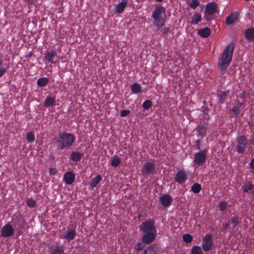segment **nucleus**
<instances>
[{
	"label": "nucleus",
	"instance_id": "29",
	"mask_svg": "<svg viewBox=\"0 0 254 254\" xmlns=\"http://www.w3.org/2000/svg\"><path fill=\"white\" fill-rule=\"evenodd\" d=\"M111 164L114 168L117 167L121 162L120 158L117 156L114 155L111 158Z\"/></svg>",
	"mask_w": 254,
	"mask_h": 254
},
{
	"label": "nucleus",
	"instance_id": "28",
	"mask_svg": "<svg viewBox=\"0 0 254 254\" xmlns=\"http://www.w3.org/2000/svg\"><path fill=\"white\" fill-rule=\"evenodd\" d=\"M202 20L201 15L199 13H195L191 17V21L190 22L191 25H196Z\"/></svg>",
	"mask_w": 254,
	"mask_h": 254
},
{
	"label": "nucleus",
	"instance_id": "32",
	"mask_svg": "<svg viewBox=\"0 0 254 254\" xmlns=\"http://www.w3.org/2000/svg\"><path fill=\"white\" fill-rule=\"evenodd\" d=\"M102 177L100 175H97L94 179H93L91 183H90V187L93 189L95 188L97 185L99 184V183L101 181Z\"/></svg>",
	"mask_w": 254,
	"mask_h": 254
},
{
	"label": "nucleus",
	"instance_id": "43",
	"mask_svg": "<svg viewBox=\"0 0 254 254\" xmlns=\"http://www.w3.org/2000/svg\"><path fill=\"white\" fill-rule=\"evenodd\" d=\"M227 208V202L225 201H221L219 204V210L223 211Z\"/></svg>",
	"mask_w": 254,
	"mask_h": 254
},
{
	"label": "nucleus",
	"instance_id": "21",
	"mask_svg": "<svg viewBox=\"0 0 254 254\" xmlns=\"http://www.w3.org/2000/svg\"><path fill=\"white\" fill-rule=\"evenodd\" d=\"M230 95V91L229 90L226 91H221L218 93L217 95V98H218L219 103L220 104H223L225 102L226 98Z\"/></svg>",
	"mask_w": 254,
	"mask_h": 254
},
{
	"label": "nucleus",
	"instance_id": "50",
	"mask_svg": "<svg viewBox=\"0 0 254 254\" xmlns=\"http://www.w3.org/2000/svg\"><path fill=\"white\" fill-rule=\"evenodd\" d=\"M246 91L243 90L242 91V92L240 94V97L241 98H244L246 96Z\"/></svg>",
	"mask_w": 254,
	"mask_h": 254
},
{
	"label": "nucleus",
	"instance_id": "3",
	"mask_svg": "<svg viewBox=\"0 0 254 254\" xmlns=\"http://www.w3.org/2000/svg\"><path fill=\"white\" fill-rule=\"evenodd\" d=\"M75 139V136L71 133L60 132L55 138L57 147L61 150L69 148L72 146Z\"/></svg>",
	"mask_w": 254,
	"mask_h": 254
},
{
	"label": "nucleus",
	"instance_id": "20",
	"mask_svg": "<svg viewBox=\"0 0 254 254\" xmlns=\"http://www.w3.org/2000/svg\"><path fill=\"white\" fill-rule=\"evenodd\" d=\"M245 38L248 41H254V28L251 27L248 28L245 31Z\"/></svg>",
	"mask_w": 254,
	"mask_h": 254
},
{
	"label": "nucleus",
	"instance_id": "38",
	"mask_svg": "<svg viewBox=\"0 0 254 254\" xmlns=\"http://www.w3.org/2000/svg\"><path fill=\"white\" fill-rule=\"evenodd\" d=\"M231 222L234 228L237 226L240 222L239 217L235 216L231 217Z\"/></svg>",
	"mask_w": 254,
	"mask_h": 254
},
{
	"label": "nucleus",
	"instance_id": "2",
	"mask_svg": "<svg viewBox=\"0 0 254 254\" xmlns=\"http://www.w3.org/2000/svg\"><path fill=\"white\" fill-rule=\"evenodd\" d=\"M235 45L230 43L221 54L218 61V67L220 71H225L229 66L233 58Z\"/></svg>",
	"mask_w": 254,
	"mask_h": 254
},
{
	"label": "nucleus",
	"instance_id": "55",
	"mask_svg": "<svg viewBox=\"0 0 254 254\" xmlns=\"http://www.w3.org/2000/svg\"><path fill=\"white\" fill-rule=\"evenodd\" d=\"M157 2H161L163 0H155Z\"/></svg>",
	"mask_w": 254,
	"mask_h": 254
},
{
	"label": "nucleus",
	"instance_id": "44",
	"mask_svg": "<svg viewBox=\"0 0 254 254\" xmlns=\"http://www.w3.org/2000/svg\"><path fill=\"white\" fill-rule=\"evenodd\" d=\"M157 30L160 31V32L161 33V35H167L168 34L170 31V28L169 27H164V26L160 28L159 29Z\"/></svg>",
	"mask_w": 254,
	"mask_h": 254
},
{
	"label": "nucleus",
	"instance_id": "36",
	"mask_svg": "<svg viewBox=\"0 0 254 254\" xmlns=\"http://www.w3.org/2000/svg\"><path fill=\"white\" fill-rule=\"evenodd\" d=\"M191 254H203L200 247L195 246L191 249Z\"/></svg>",
	"mask_w": 254,
	"mask_h": 254
},
{
	"label": "nucleus",
	"instance_id": "13",
	"mask_svg": "<svg viewBox=\"0 0 254 254\" xmlns=\"http://www.w3.org/2000/svg\"><path fill=\"white\" fill-rule=\"evenodd\" d=\"M14 232V230L13 226L7 223L1 229L0 235L3 237H10L13 235Z\"/></svg>",
	"mask_w": 254,
	"mask_h": 254
},
{
	"label": "nucleus",
	"instance_id": "8",
	"mask_svg": "<svg viewBox=\"0 0 254 254\" xmlns=\"http://www.w3.org/2000/svg\"><path fill=\"white\" fill-rule=\"evenodd\" d=\"M59 59L57 52L55 50L48 51L44 55V60L51 64H56L58 62Z\"/></svg>",
	"mask_w": 254,
	"mask_h": 254
},
{
	"label": "nucleus",
	"instance_id": "52",
	"mask_svg": "<svg viewBox=\"0 0 254 254\" xmlns=\"http://www.w3.org/2000/svg\"><path fill=\"white\" fill-rule=\"evenodd\" d=\"M25 2L28 4H32L35 0H25Z\"/></svg>",
	"mask_w": 254,
	"mask_h": 254
},
{
	"label": "nucleus",
	"instance_id": "7",
	"mask_svg": "<svg viewBox=\"0 0 254 254\" xmlns=\"http://www.w3.org/2000/svg\"><path fill=\"white\" fill-rule=\"evenodd\" d=\"M237 152L239 154L244 152L248 144L247 139L244 135L239 136L237 138Z\"/></svg>",
	"mask_w": 254,
	"mask_h": 254
},
{
	"label": "nucleus",
	"instance_id": "53",
	"mask_svg": "<svg viewBox=\"0 0 254 254\" xmlns=\"http://www.w3.org/2000/svg\"><path fill=\"white\" fill-rule=\"evenodd\" d=\"M250 143L251 144H254V138H252L251 139H250Z\"/></svg>",
	"mask_w": 254,
	"mask_h": 254
},
{
	"label": "nucleus",
	"instance_id": "33",
	"mask_svg": "<svg viewBox=\"0 0 254 254\" xmlns=\"http://www.w3.org/2000/svg\"><path fill=\"white\" fill-rule=\"evenodd\" d=\"M156 252L155 247L151 245L144 250V254H156Z\"/></svg>",
	"mask_w": 254,
	"mask_h": 254
},
{
	"label": "nucleus",
	"instance_id": "54",
	"mask_svg": "<svg viewBox=\"0 0 254 254\" xmlns=\"http://www.w3.org/2000/svg\"><path fill=\"white\" fill-rule=\"evenodd\" d=\"M3 64V60H0V67H2L1 66H2Z\"/></svg>",
	"mask_w": 254,
	"mask_h": 254
},
{
	"label": "nucleus",
	"instance_id": "48",
	"mask_svg": "<svg viewBox=\"0 0 254 254\" xmlns=\"http://www.w3.org/2000/svg\"><path fill=\"white\" fill-rule=\"evenodd\" d=\"M195 143V146L196 147L197 149L200 150V140L198 139L197 140H195L194 141Z\"/></svg>",
	"mask_w": 254,
	"mask_h": 254
},
{
	"label": "nucleus",
	"instance_id": "35",
	"mask_svg": "<svg viewBox=\"0 0 254 254\" xmlns=\"http://www.w3.org/2000/svg\"><path fill=\"white\" fill-rule=\"evenodd\" d=\"M201 189V185L198 183H194L191 188V190L194 193H199Z\"/></svg>",
	"mask_w": 254,
	"mask_h": 254
},
{
	"label": "nucleus",
	"instance_id": "49",
	"mask_svg": "<svg viewBox=\"0 0 254 254\" xmlns=\"http://www.w3.org/2000/svg\"><path fill=\"white\" fill-rule=\"evenodd\" d=\"M222 226L223 227V228L224 229V230L225 231H227V229H228L229 228V224L226 222H224L222 223Z\"/></svg>",
	"mask_w": 254,
	"mask_h": 254
},
{
	"label": "nucleus",
	"instance_id": "15",
	"mask_svg": "<svg viewBox=\"0 0 254 254\" xmlns=\"http://www.w3.org/2000/svg\"><path fill=\"white\" fill-rule=\"evenodd\" d=\"M241 190L243 193H247L250 195L254 196V184L251 182H246L242 185Z\"/></svg>",
	"mask_w": 254,
	"mask_h": 254
},
{
	"label": "nucleus",
	"instance_id": "11",
	"mask_svg": "<svg viewBox=\"0 0 254 254\" xmlns=\"http://www.w3.org/2000/svg\"><path fill=\"white\" fill-rule=\"evenodd\" d=\"M212 240V236L211 234H207L203 238L202 247L204 251L208 252L211 249L213 246Z\"/></svg>",
	"mask_w": 254,
	"mask_h": 254
},
{
	"label": "nucleus",
	"instance_id": "39",
	"mask_svg": "<svg viewBox=\"0 0 254 254\" xmlns=\"http://www.w3.org/2000/svg\"><path fill=\"white\" fill-rule=\"evenodd\" d=\"M152 106V102L150 100H145L142 104V108L145 110H148Z\"/></svg>",
	"mask_w": 254,
	"mask_h": 254
},
{
	"label": "nucleus",
	"instance_id": "9",
	"mask_svg": "<svg viewBox=\"0 0 254 254\" xmlns=\"http://www.w3.org/2000/svg\"><path fill=\"white\" fill-rule=\"evenodd\" d=\"M173 179L178 184H184L187 180V173L184 170H180L173 175Z\"/></svg>",
	"mask_w": 254,
	"mask_h": 254
},
{
	"label": "nucleus",
	"instance_id": "25",
	"mask_svg": "<svg viewBox=\"0 0 254 254\" xmlns=\"http://www.w3.org/2000/svg\"><path fill=\"white\" fill-rule=\"evenodd\" d=\"M83 156V153L77 151H73L70 154V159L73 162L80 161Z\"/></svg>",
	"mask_w": 254,
	"mask_h": 254
},
{
	"label": "nucleus",
	"instance_id": "23",
	"mask_svg": "<svg viewBox=\"0 0 254 254\" xmlns=\"http://www.w3.org/2000/svg\"><path fill=\"white\" fill-rule=\"evenodd\" d=\"M243 105H244V103L238 101L236 105L233 107L231 111L232 112L234 116L237 117L238 116L240 112V109Z\"/></svg>",
	"mask_w": 254,
	"mask_h": 254
},
{
	"label": "nucleus",
	"instance_id": "46",
	"mask_svg": "<svg viewBox=\"0 0 254 254\" xmlns=\"http://www.w3.org/2000/svg\"><path fill=\"white\" fill-rule=\"evenodd\" d=\"M57 173V170L56 168H51L49 170V174L50 175H55Z\"/></svg>",
	"mask_w": 254,
	"mask_h": 254
},
{
	"label": "nucleus",
	"instance_id": "47",
	"mask_svg": "<svg viewBox=\"0 0 254 254\" xmlns=\"http://www.w3.org/2000/svg\"><path fill=\"white\" fill-rule=\"evenodd\" d=\"M6 72V69L4 67L0 68V77L3 76Z\"/></svg>",
	"mask_w": 254,
	"mask_h": 254
},
{
	"label": "nucleus",
	"instance_id": "30",
	"mask_svg": "<svg viewBox=\"0 0 254 254\" xmlns=\"http://www.w3.org/2000/svg\"><path fill=\"white\" fill-rule=\"evenodd\" d=\"M49 79L47 77H41L37 81V84L39 87H45L49 83Z\"/></svg>",
	"mask_w": 254,
	"mask_h": 254
},
{
	"label": "nucleus",
	"instance_id": "51",
	"mask_svg": "<svg viewBox=\"0 0 254 254\" xmlns=\"http://www.w3.org/2000/svg\"><path fill=\"white\" fill-rule=\"evenodd\" d=\"M250 167L252 169H254V158L252 159L250 162Z\"/></svg>",
	"mask_w": 254,
	"mask_h": 254
},
{
	"label": "nucleus",
	"instance_id": "6",
	"mask_svg": "<svg viewBox=\"0 0 254 254\" xmlns=\"http://www.w3.org/2000/svg\"><path fill=\"white\" fill-rule=\"evenodd\" d=\"M207 151L206 149L200 150L196 153L194 155L193 160L194 165L198 167L204 164L207 158Z\"/></svg>",
	"mask_w": 254,
	"mask_h": 254
},
{
	"label": "nucleus",
	"instance_id": "42",
	"mask_svg": "<svg viewBox=\"0 0 254 254\" xmlns=\"http://www.w3.org/2000/svg\"><path fill=\"white\" fill-rule=\"evenodd\" d=\"M26 139L29 142H33L35 140V134L33 132H29L26 135Z\"/></svg>",
	"mask_w": 254,
	"mask_h": 254
},
{
	"label": "nucleus",
	"instance_id": "18",
	"mask_svg": "<svg viewBox=\"0 0 254 254\" xmlns=\"http://www.w3.org/2000/svg\"><path fill=\"white\" fill-rule=\"evenodd\" d=\"M63 179L64 183L66 185H69L74 182L75 175L72 172L68 171L64 173Z\"/></svg>",
	"mask_w": 254,
	"mask_h": 254
},
{
	"label": "nucleus",
	"instance_id": "1",
	"mask_svg": "<svg viewBox=\"0 0 254 254\" xmlns=\"http://www.w3.org/2000/svg\"><path fill=\"white\" fill-rule=\"evenodd\" d=\"M155 224V220L150 218L142 223L140 230L144 233L141 237L143 243L149 244L155 240L157 235Z\"/></svg>",
	"mask_w": 254,
	"mask_h": 254
},
{
	"label": "nucleus",
	"instance_id": "4",
	"mask_svg": "<svg viewBox=\"0 0 254 254\" xmlns=\"http://www.w3.org/2000/svg\"><path fill=\"white\" fill-rule=\"evenodd\" d=\"M165 8L159 4H157L153 10L152 17L154 19L153 25L156 29H159L165 26Z\"/></svg>",
	"mask_w": 254,
	"mask_h": 254
},
{
	"label": "nucleus",
	"instance_id": "40",
	"mask_svg": "<svg viewBox=\"0 0 254 254\" xmlns=\"http://www.w3.org/2000/svg\"><path fill=\"white\" fill-rule=\"evenodd\" d=\"M183 239L186 243H190L192 241V237L190 234H185L183 236Z\"/></svg>",
	"mask_w": 254,
	"mask_h": 254
},
{
	"label": "nucleus",
	"instance_id": "24",
	"mask_svg": "<svg viewBox=\"0 0 254 254\" xmlns=\"http://www.w3.org/2000/svg\"><path fill=\"white\" fill-rule=\"evenodd\" d=\"M127 5V0H123L119 3L115 7V11L118 13H121L123 12Z\"/></svg>",
	"mask_w": 254,
	"mask_h": 254
},
{
	"label": "nucleus",
	"instance_id": "22",
	"mask_svg": "<svg viewBox=\"0 0 254 254\" xmlns=\"http://www.w3.org/2000/svg\"><path fill=\"white\" fill-rule=\"evenodd\" d=\"M76 235V231L75 229H68L66 231V234L64 235V238L69 242L73 240Z\"/></svg>",
	"mask_w": 254,
	"mask_h": 254
},
{
	"label": "nucleus",
	"instance_id": "19",
	"mask_svg": "<svg viewBox=\"0 0 254 254\" xmlns=\"http://www.w3.org/2000/svg\"><path fill=\"white\" fill-rule=\"evenodd\" d=\"M173 198L172 196L169 194H164L162 195L160 197V201L165 207H168L170 205Z\"/></svg>",
	"mask_w": 254,
	"mask_h": 254
},
{
	"label": "nucleus",
	"instance_id": "27",
	"mask_svg": "<svg viewBox=\"0 0 254 254\" xmlns=\"http://www.w3.org/2000/svg\"><path fill=\"white\" fill-rule=\"evenodd\" d=\"M56 99L55 97L48 96L46 100H45L44 106L46 108L50 106H53L54 105Z\"/></svg>",
	"mask_w": 254,
	"mask_h": 254
},
{
	"label": "nucleus",
	"instance_id": "12",
	"mask_svg": "<svg viewBox=\"0 0 254 254\" xmlns=\"http://www.w3.org/2000/svg\"><path fill=\"white\" fill-rule=\"evenodd\" d=\"M12 225L15 229L21 231L24 227V220L20 215H14L12 216L11 219Z\"/></svg>",
	"mask_w": 254,
	"mask_h": 254
},
{
	"label": "nucleus",
	"instance_id": "17",
	"mask_svg": "<svg viewBox=\"0 0 254 254\" xmlns=\"http://www.w3.org/2000/svg\"><path fill=\"white\" fill-rule=\"evenodd\" d=\"M50 254H65L63 246H52L49 249Z\"/></svg>",
	"mask_w": 254,
	"mask_h": 254
},
{
	"label": "nucleus",
	"instance_id": "37",
	"mask_svg": "<svg viewBox=\"0 0 254 254\" xmlns=\"http://www.w3.org/2000/svg\"><path fill=\"white\" fill-rule=\"evenodd\" d=\"M27 206L31 208H34L36 206L37 202L32 197L28 198L26 200Z\"/></svg>",
	"mask_w": 254,
	"mask_h": 254
},
{
	"label": "nucleus",
	"instance_id": "5",
	"mask_svg": "<svg viewBox=\"0 0 254 254\" xmlns=\"http://www.w3.org/2000/svg\"><path fill=\"white\" fill-rule=\"evenodd\" d=\"M217 5L214 2H211L206 5L204 10V18L207 21L214 19V14L216 12Z\"/></svg>",
	"mask_w": 254,
	"mask_h": 254
},
{
	"label": "nucleus",
	"instance_id": "31",
	"mask_svg": "<svg viewBox=\"0 0 254 254\" xmlns=\"http://www.w3.org/2000/svg\"><path fill=\"white\" fill-rule=\"evenodd\" d=\"M131 89L132 93L138 94L141 91V86L139 83H134L131 85Z\"/></svg>",
	"mask_w": 254,
	"mask_h": 254
},
{
	"label": "nucleus",
	"instance_id": "14",
	"mask_svg": "<svg viewBox=\"0 0 254 254\" xmlns=\"http://www.w3.org/2000/svg\"><path fill=\"white\" fill-rule=\"evenodd\" d=\"M207 129V124L204 122H200V123L196 126L195 129L197 132L196 134L197 136L200 138H203L206 133Z\"/></svg>",
	"mask_w": 254,
	"mask_h": 254
},
{
	"label": "nucleus",
	"instance_id": "34",
	"mask_svg": "<svg viewBox=\"0 0 254 254\" xmlns=\"http://www.w3.org/2000/svg\"><path fill=\"white\" fill-rule=\"evenodd\" d=\"M189 7L194 9L200 4V2L198 0H190L188 3Z\"/></svg>",
	"mask_w": 254,
	"mask_h": 254
},
{
	"label": "nucleus",
	"instance_id": "45",
	"mask_svg": "<svg viewBox=\"0 0 254 254\" xmlns=\"http://www.w3.org/2000/svg\"><path fill=\"white\" fill-rule=\"evenodd\" d=\"M130 113V112L128 110H124L120 112V116L122 117H127Z\"/></svg>",
	"mask_w": 254,
	"mask_h": 254
},
{
	"label": "nucleus",
	"instance_id": "26",
	"mask_svg": "<svg viewBox=\"0 0 254 254\" xmlns=\"http://www.w3.org/2000/svg\"><path fill=\"white\" fill-rule=\"evenodd\" d=\"M197 34L203 38H207L209 37L211 34V30L208 27H205L200 29L197 31Z\"/></svg>",
	"mask_w": 254,
	"mask_h": 254
},
{
	"label": "nucleus",
	"instance_id": "16",
	"mask_svg": "<svg viewBox=\"0 0 254 254\" xmlns=\"http://www.w3.org/2000/svg\"><path fill=\"white\" fill-rule=\"evenodd\" d=\"M239 14L237 11L231 13L228 16L225 20L226 25H230L235 23L239 18Z\"/></svg>",
	"mask_w": 254,
	"mask_h": 254
},
{
	"label": "nucleus",
	"instance_id": "10",
	"mask_svg": "<svg viewBox=\"0 0 254 254\" xmlns=\"http://www.w3.org/2000/svg\"><path fill=\"white\" fill-rule=\"evenodd\" d=\"M155 172V164L149 161L146 162L141 169V173L144 176L146 175H153L154 174Z\"/></svg>",
	"mask_w": 254,
	"mask_h": 254
},
{
	"label": "nucleus",
	"instance_id": "41",
	"mask_svg": "<svg viewBox=\"0 0 254 254\" xmlns=\"http://www.w3.org/2000/svg\"><path fill=\"white\" fill-rule=\"evenodd\" d=\"M145 243H143V242L142 241V242H138L136 244V245L135 246V250L137 251V252H139L140 251L142 250L145 246Z\"/></svg>",
	"mask_w": 254,
	"mask_h": 254
}]
</instances>
